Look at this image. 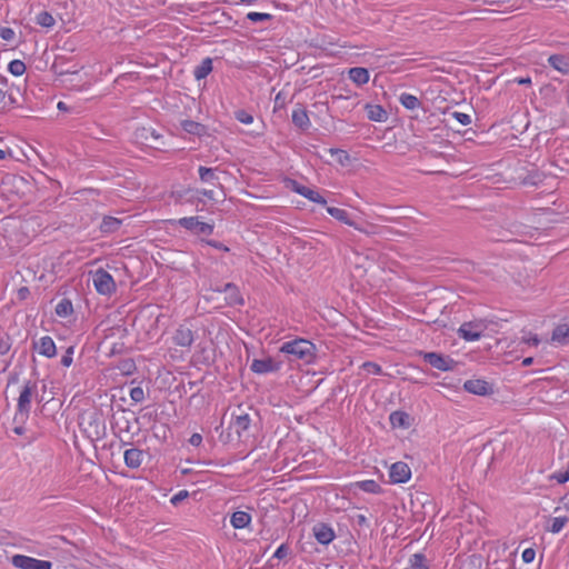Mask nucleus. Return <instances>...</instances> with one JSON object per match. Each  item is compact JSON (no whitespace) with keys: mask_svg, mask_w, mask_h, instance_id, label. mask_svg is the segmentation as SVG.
I'll use <instances>...</instances> for the list:
<instances>
[{"mask_svg":"<svg viewBox=\"0 0 569 569\" xmlns=\"http://www.w3.org/2000/svg\"><path fill=\"white\" fill-rule=\"evenodd\" d=\"M368 118L372 121L382 122L387 120V111L379 104H366Z\"/></svg>","mask_w":569,"mask_h":569,"instance_id":"21","label":"nucleus"},{"mask_svg":"<svg viewBox=\"0 0 569 569\" xmlns=\"http://www.w3.org/2000/svg\"><path fill=\"white\" fill-rule=\"evenodd\" d=\"M194 337L192 330L186 325L179 326L173 336V341L177 346L180 347H191L193 343Z\"/></svg>","mask_w":569,"mask_h":569,"instance_id":"10","label":"nucleus"},{"mask_svg":"<svg viewBox=\"0 0 569 569\" xmlns=\"http://www.w3.org/2000/svg\"><path fill=\"white\" fill-rule=\"evenodd\" d=\"M189 496L187 490H181L171 498V503L177 506Z\"/></svg>","mask_w":569,"mask_h":569,"instance_id":"47","label":"nucleus"},{"mask_svg":"<svg viewBox=\"0 0 569 569\" xmlns=\"http://www.w3.org/2000/svg\"><path fill=\"white\" fill-rule=\"evenodd\" d=\"M122 221L118 218L106 216L100 224V231L103 233H113L121 227Z\"/></svg>","mask_w":569,"mask_h":569,"instance_id":"20","label":"nucleus"},{"mask_svg":"<svg viewBox=\"0 0 569 569\" xmlns=\"http://www.w3.org/2000/svg\"><path fill=\"white\" fill-rule=\"evenodd\" d=\"M423 360L429 363L431 367L441 370V371H450L455 368V360H452L448 356H442L437 352H425L422 353Z\"/></svg>","mask_w":569,"mask_h":569,"instance_id":"6","label":"nucleus"},{"mask_svg":"<svg viewBox=\"0 0 569 569\" xmlns=\"http://www.w3.org/2000/svg\"><path fill=\"white\" fill-rule=\"evenodd\" d=\"M13 432H14L16 435H19V436H20V435H23V432H24V428H23V427H21V426L16 427V428H13Z\"/></svg>","mask_w":569,"mask_h":569,"instance_id":"63","label":"nucleus"},{"mask_svg":"<svg viewBox=\"0 0 569 569\" xmlns=\"http://www.w3.org/2000/svg\"><path fill=\"white\" fill-rule=\"evenodd\" d=\"M411 567L413 569H429L426 563V558L421 553L413 555L412 559L410 560Z\"/></svg>","mask_w":569,"mask_h":569,"instance_id":"36","label":"nucleus"},{"mask_svg":"<svg viewBox=\"0 0 569 569\" xmlns=\"http://www.w3.org/2000/svg\"><path fill=\"white\" fill-rule=\"evenodd\" d=\"M451 116L462 126H468L471 122V118L467 113L452 112Z\"/></svg>","mask_w":569,"mask_h":569,"instance_id":"41","label":"nucleus"},{"mask_svg":"<svg viewBox=\"0 0 569 569\" xmlns=\"http://www.w3.org/2000/svg\"><path fill=\"white\" fill-rule=\"evenodd\" d=\"M549 64L559 72L569 73V57L563 54H552L548 59Z\"/></svg>","mask_w":569,"mask_h":569,"instance_id":"16","label":"nucleus"},{"mask_svg":"<svg viewBox=\"0 0 569 569\" xmlns=\"http://www.w3.org/2000/svg\"><path fill=\"white\" fill-rule=\"evenodd\" d=\"M130 398L134 402H141L144 399V391L141 387H134L130 390Z\"/></svg>","mask_w":569,"mask_h":569,"instance_id":"38","label":"nucleus"},{"mask_svg":"<svg viewBox=\"0 0 569 569\" xmlns=\"http://www.w3.org/2000/svg\"><path fill=\"white\" fill-rule=\"evenodd\" d=\"M72 311V303L68 299H62L56 307V313L60 317H68Z\"/></svg>","mask_w":569,"mask_h":569,"instance_id":"31","label":"nucleus"},{"mask_svg":"<svg viewBox=\"0 0 569 569\" xmlns=\"http://www.w3.org/2000/svg\"><path fill=\"white\" fill-rule=\"evenodd\" d=\"M221 291L226 293V301L228 305L237 306L243 303V299L240 295V291L234 283H226Z\"/></svg>","mask_w":569,"mask_h":569,"instance_id":"12","label":"nucleus"},{"mask_svg":"<svg viewBox=\"0 0 569 569\" xmlns=\"http://www.w3.org/2000/svg\"><path fill=\"white\" fill-rule=\"evenodd\" d=\"M0 37L6 41H10L14 38V31L11 28H7V27L1 28Z\"/></svg>","mask_w":569,"mask_h":569,"instance_id":"46","label":"nucleus"},{"mask_svg":"<svg viewBox=\"0 0 569 569\" xmlns=\"http://www.w3.org/2000/svg\"><path fill=\"white\" fill-rule=\"evenodd\" d=\"M201 193L209 199L213 198V192L211 190H203Z\"/></svg>","mask_w":569,"mask_h":569,"instance_id":"64","label":"nucleus"},{"mask_svg":"<svg viewBox=\"0 0 569 569\" xmlns=\"http://www.w3.org/2000/svg\"><path fill=\"white\" fill-rule=\"evenodd\" d=\"M212 71V60L210 58H206L202 62L196 67L194 77L197 80L204 79Z\"/></svg>","mask_w":569,"mask_h":569,"instance_id":"27","label":"nucleus"},{"mask_svg":"<svg viewBox=\"0 0 569 569\" xmlns=\"http://www.w3.org/2000/svg\"><path fill=\"white\" fill-rule=\"evenodd\" d=\"M510 0H486L485 2L488 4H499V3H507Z\"/></svg>","mask_w":569,"mask_h":569,"instance_id":"57","label":"nucleus"},{"mask_svg":"<svg viewBox=\"0 0 569 569\" xmlns=\"http://www.w3.org/2000/svg\"><path fill=\"white\" fill-rule=\"evenodd\" d=\"M11 348L9 339H0V356L7 355Z\"/></svg>","mask_w":569,"mask_h":569,"instance_id":"49","label":"nucleus"},{"mask_svg":"<svg viewBox=\"0 0 569 569\" xmlns=\"http://www.w3.org/2000/svg\"><path fill=\"white\" fill-rule=\"evenodd\" d=\"M527 343L529 345H533V346H537L539 343V339L538 337L535 335V336H531L529 339L526 340Z\"/></svg>","mask_w":569,"mask_h":569,"instance_id":"55","label":"nucleus"},{"mask_svg":"<svg viewBox=\"0 0 569 569\" xmlns=\"http://www.w3.org/2000/svg\"><path fill=\"white\" fill-rule=\"evenodd\" d=\"M327 212L335 219H337L348 226L355 227L359 231L365 232L363 229L359 228L352 220L349 219V214L346 210L336 208V207H328Z\"/></svg>","mask_w":569,"mask_h":569,"instance_id":"18","label":"nucleus"},{"mask_svg":"<svg viewBox=\"0 0 569 569\" xmlns=\"http://www.w3.org/2000/svg\"><path fill=\"white\" fill-rule=\"evenodd\" d=\"M250 369L256 373H267L277 371L279 369V365L271 358L254 359L250 366Z\"/></svg>","mask_w":569,"mask_h":569,"instance_id":"11","label":"nucleus"},{"mask_svg":"<svg viewBox=\"0 0 569 569\" xmlns=\"http://www.w3.org/2000/svg\"><path fill=\"white\" fill-rule=\"evenodd\" d=\"M30 291L27 287H21L19 290H18V296L20 299H26L28 296H29Z\"/></svg>","mask_w":569,"mask_h":569,"instance_id":"53","label":"nucleus"},{"mask_svg":"<svg viewBox=\"0 0 569 569\" xmlns=\"http://www.w3.org/2000/svg\"><path fill=\"white\" fill-rule=\"evenodd\" d=\"M357 486L366 492H370V493L380 492V486L375 480L360 481L357 483Z\"/></svg>","mask_w":569,"mask_h":569,"instance_id":"32","label":"nucleus"},{"mask_svg":"<svg viewBox=\"0 0 569 569\" xmlns=\"http://www.w3.org/2000/svg\"><path fill=\"white\" fill-rule=\"evenodd\" d=\"M251 423V419L248 413L239 408V413L234 416L232 426L236 430V433L241 437L243 432H246Z\"/></svg>","mask_w":569,"mask_h":569,"instance_id":"14","label":"nucleus"},{"mask_svg":"<svg viewBox=\"0 0 569 569\" xmlns=\"http://www.w3.org/2000/svg\"><path fill=\"white\" fill-rule=\"evenodd\" d=\"M189 442L192 445V446H200L201 442H202V436L200 433H193L190 439H189Z\"/></svg>","mask_w":569,"mask_h":569,"instance_id":"51","label":"nucleus"},{"mask_svg":"<svg viewBox=\"0 0 569 569\" xmlns=\"http://www.w3.org/2000/svg\"><path fill=\"white\" fill-rule=\"evenodd\" d=\"M465 390L478 396H486L492 392V387L485 380L471 379L463 385Z\"/></svg>","mask_w":569,"mask_h":569,"instance_id":"9","label":"nucleus"},{"mask_svg":"<svg viewBox=\"0 0 569 569\" xmlns=\"http://www.w3.org/2000/svg\"><path fill=\"white\" fill-rule=\"evenodd\" d=\"M147 133H150L152 136V138H154V139H159L160 138V136L157 134L153 130L150 131V130H147L146 128H143L141 130L140 137L144 138L146 140H148Z\"/></svg>","mask_w":569,"mask_h":569,"instance_id":"52","label":"nucleus"},{"mask_svg":"<svg viewBox=\"0 0 569 569\" xmlns=\"http://www.w3.org/2000/svg\"><path fill=\"white\" fill-rule=\"evenodd\" d=\"M181 127L186 132L194 134V136H202L206 131V128L203 124L196 122L193 120L182 121Z\"/></svg>","mask_w":569,"mask_h":569,"instance_id":"26","label":"nucleus"},{"mask_svg":"<svg viewBox=\"0 0 569 569\" xmlns=\"http://www.w3.org/2000/svg\"><path fill=\"white\" fill-rule=\"evenodd\" d=\"M389 477L392 483H403L410 479L411 470L406 462L398 461L390 467Z\"/></svg>","mask_w":569,"mask_h":569,"instance_id":"7","label":"nucleus"},{"mask_svg":"<svg viewBox=\"0 0 569 569\" xmlns=\"http://www.w3.org/2000/svg\"><path fill=\"white\" fill-rule=\"evenodd\" d=\"M199 176H200L201 181H203V182H209V181L217 179L214 169L202 167V166L199 167Z\"/></svg>","mask_w":569,"mask_h":569,"instance_id":"34","label":"nucleus"},{"mask_svg":"<svg viewBox=\"0 0 569 569\" xmlns=\"http://www.w3.org/2000/svg\"><path fill=\"white\" fill-rule=\"evenodd\" d=\"M11 563L19 569H51L52 563L47 560H39L23 555H14Z\"/></svg>","mask_w":569,"mask_h":569,"instance_id":"4","label":"nucleus"},{"mask_svg":"<svg viewBox=\"0 0 569 569\" xmlns=\"http://www.w3.org/2000/svg\"><path fill=\"white\" fill-rule=\"evenodd\" d=\"M292 190L298 193V190L303 187L302 184L298 183L297 181H291Z\"/></svg>","mask_w":569,"mask_h":569,"instance_id":"62","label":"nucleus"},{"mask_svg":"<svg viewBox=\"0 0 569 569\" xmlns=\"http://www.w3.org/2000/svg\"><path fill=\"white\" fill-rule=\"evenodd\" d=\"M298 193L303 196L305 198L309 199L310 201L312 202H316V203H319V204H326L327 201L326 199L319 194L317 191L308 188V187H301L299 190H298Z\"/></svg>","mask_w":569,"mask_h":569,"instance_id":"28","label":"nucleus"},{"mask_svg":"<svg viewBox=\"0 0 569 569\" xmlns=\"http://www.w3.org/2000/svg\"><path fill=\"white\" fill-rule=\"evenodd\" d=\"M73 351H74V347L71 346V347H69L67 349L66 353L62 356L61 363L64 367H70L71 366Z\"/></svg>","mask_w":569,"mask_h":569,"instance_id":"43","label":"nucleus"},{"mask_svg":"<svg viewBox=\"0 0 569 569\" xmlns=\"http://www.w3.org/2000/svg\"><path fill=\"white\" fill-rule=\"evenodd\" d=\"M400 102L405 108L409 110H413L420 106L419 99L416 96L409 93H402L400 96Z\"/></svg>","mask_w":569,"mask_h":569,"instance_id":"30","label":"nucleus"},{"mask_svg":"<svg viewBox=\"0 0 569 569\" xmlns=\"http://www.w3.org/2000/svg\"><path fill=\"white\" fill-rule=\"evenodd\" d=\"M8 99H9V104L10 106H13V104L18 103L17 98L13 96L12 92L9 93Z\"/></svg>","mask_w":569,"mask_h":569,"instance_id":"58","label":"nucleus"},{"mask_svg":"<svg viewBox=\"0 0 569 569\" xmlns=\"http://www.w3.org/2000/svg\"><path fill=\"white\" fill-rule=\"evenodd\" d=\"M280 351L288 356L290 361L300 360L305 365H309L316 359V346L302 338H297L292 341L284 342L280 347Z\"/></svg>","mask_w":569,"mask_h":569,"instance_id":"1","label":"nucleus"},{"mask_svg":"<svg viewBox=\"0 0 569 569\" xmlns=\"http://www.w3.org/2000/svg\"><path fill=\"white\" fill-rule=\"evenodd\" d=\"M561 501L563 503L565 509L569 510V497H568V495L563 496L561 498Z\"/></svg>","mask_w":569,"mask_h":569,"instance_id":"59","label":"nucleus"},{"mask_svg":"<svg viewBox=\"0 0 569 569\" xmlns=\"http://www.w3.org/2000/svg\"><path fill=\"white\" fill-rule=\"evenodd\" d=\"M247 18L252 21V22H261V21H267V20H271L272 19V16L269 14V13H260V12H249L247 14Z\"/></svg>","mask_w":569,"mask_h":569,"instance_id":"37","label":"nucleus"},{"mask_svg":"<svg viewBox=\"0 0 569 569\" xmlns=\"http://www.w3.org/2000/svg\"><path fill=\"white\" fill-rule=\"evenodd\" d=\"M39 352L48 358H52L56 356V345L50 337L46 336L40 339Z\"/></svg>","mask_w":569,"mask_h":569,"instance_id":"23","label":"nucleus"},{"mask_svg":"<svg viewBox=\"0 0 569 569\" xmlns=\"http://www.w3.org/2000/svg\"><path fill=\"white\" fill-rule=\"evenodd\" d=\"M6 106V92L0 89V108H4Z\"/></svg>","mask_w":569,"mask_h":569,"instance_id":"56","label":"nucleus"},{"mask_svg":"<svg viewBox=\"0 0 569 569\" xmlns=\"http://www.w3.org/2000/svg\"><path fill=\"white\" fill-rule=\"evenodd\" d=\"M552 341L560 345L569 343V327L567 325H560L555 328L552 332Z\"/></svg>","mask_w":569,"mask_h":569,"instance_id":"25","label":"nucleus"},{"mask_svg":"<svg viewBox=\"0 0 569 569\" xmlns=\"http://www.w3.org/2000/svg\"><path fill=\"white\" fill-rule=\"evenodd\" d=\"M206 243L208 246H211L218 250H222V251H226L228 252L229 251V248L227 246H224L223 243L219 242V241H216V240H207Z\"/></svg>","mask_w":569,"mask_h":569,"instance_id":"50","label":"nucleus"},{"mask_svg":"<svg viewBox=\"0 0 569 569\" xmlns=\"http://www.w3.org/2000/svg\"><path fill=\"white\" fill-rule=\"evenodd\" d=\"M289 548L286 545H281L274 552L273 557L278 559H283L288 556Z\"/></svg>","mask_w":569,"mask_h":569,"instance_id":"48","label":"nucleus"},{"mask_svg":"<svg viewBox=\"0 0 569 569\" xmlns=\"http://www.w3.org/2000/svg\"><path fill=\"white\" fill-rule=\"evenodd\" d=\"M568 518L567 517H557L552 519V523L549 527V531L552 533H558L562 530L565 525L567 523Z\"/></svg>","mask_w":569,"mask_h":569,"instance_id":"35","label":"nucleus"},{"mask_svg":"<svg viewBox=\"0 0 569 569\" xmlns=\"http://www.w3.org/2000/svg\"><path fill=\"white\" fill-rule=\"evenodd\" d=\"M36 22L41 26V27H44V28H51L54 26L56 23V20L54 18L52 17V14L48 11H41L37 18H36Z\"/></svg>","mask_w":569,"mask_h":569,"instance_id":"29","label":"nucleus"},{"mask_svg":"<svg viewBox=\"0 0 569 569\" xmlns=\"http://www.w3.org/2000/svg\"><path fill=\"white\" fill-rule=\"evenodd\" d=\"M143 451L137 448H131L124 451V462L129 468H139L143 460Z\"/></svg>","mask_w":569,"mask_h":569,"instance_id":"15","label":"nucleus"},{"mask_svg":"<svg viewBox=\"0 0 569 569\" xmlns=\"http://www.w3.org/2000/svg\"><path fill=\"white\" fill-rule=\"evenodd\" d=\"M315 537L317 541L321 545L330 543L335 538L333 530L323 523H319L313 528Z\"/></svg>","mask_w":569,"mask_h":569,"instance_id":"13","label":"nucleus"},{"mask_svg":"<svg viewBox=\"0 0 569 569\" xmlns=\"http://www.w3.org/2000/svg\"><path fill=\"white\" fill-rule=\"evenodd\" d=\"M532 362H533V358H532V357H528V358H525V359L522 360V366H523V367H528V366H530Z\"/></svg>","mask_w":569,"mask_h":569,"instance_id":"60","label":"nucleus"},{"mask_svg":"<svg viewBox=\"0 0 569 569\" xmlns=\"http://www.w3.org/2000/svg\"><path fill=\"white\" fill-rule=\"evenodd\" d=\"M292 122L301 130H307L310 127L308 112L305 108H297L292 111Z\"/></svg>","mask_w":569,"mask_h":569,"instance_id":"17","label":"nucleus"},{"mask_svg":"<svg viewBox=\"0 0 569 569\" xmlns=\"http://www.w3.org/2000/svg\"><path fill=\"white\" fill-rule=\"evenodd\" d=\"M390 423L392 427L409 428L410 416L405 411H393L390 415Z\"/></svg>","mask_w":569,"mask_h":569,"instance_id":"24","label":"nucleus"},{"mask_svg":"<svg viewBox=\"0 0 569 569\" xmlns=\"http://www.w3.org/2000/svg\"><path fill=\"white\" fill-rule=\"evenodd\" d=\"M515 82H517L518 84H531V79L529 77L516 78Z\"/></svg>","mask_w":569,"mask_h":569,"instance_id":"54","label":"nucleus"},{"mask_svg":"<svg viewBox=\"0 0 569 569\" xmlns=\"http://www.w3.org/2000/svg\"><path fill=\"white\" fill-rule=\"evenodd\" d=\"M348 73L349 78L358 86L366 84L369 81V71L366 68L355 67Z\"/></svg>","mask_w":569,"mask_h":569,"instance_id":"19","label":"nucleus"},{"mask_svg":"<svg viewBox=\"0 0 569 569\" xmlns=\"http://www.w3.org/2000/svg\"><path fill=\"white\" fill-rule=\"evenodd\" d=\"M551 480H556L559 483H565L569 480V471L552 473L549 477Z\"/></svg>","mask_w":569,"mask_h":569,"instance_id":"44","label":"nucleus"},{"mask_svg":"<svg viewBox=\"0 0 569 569\" xmlns=\"http://www.w3.org/2000/svg\"><path fill=\"white\" fill-rule=\"evenodd\" d=\"M486 328L487 327L482 320L463 322L458 329V335L467 341H476L481 337Z\"/></svg>","mask_w":569,"mask_h":569,"instance_id":"3","label":"nucleus"},{"mask_svg":"<svg viewBox=\"0 0 569 569\" xmlns=\"http://www.w3.org/2000/svg\"><path fill=\"white\" fill-rule=\"evenodd\" d=\"M36 389V383H31L30 381L23 386L22 391L20 392L18 399V411L20 413H28L30 410V403L32 393Z\"/></svg>","mask_w":569,"mask_h":569,"instance_id":"8","label":"nucleus"},{"mask_svg":"<svg viewBox=\"0 0 569 569\" xmlns=\"http://www.w3.org/2000/svg\"><path fill=\"white\" fill-rule=\"evenodd\" d=\"M236 119L242 123L249 124L253 121V117L244 110L236 111Z\"/></svg>","mask_w":569,"mask_h":569,"instance_id":"40","label":"nucleus"},{"mask_svg":"<svg viewBox=\"0 0 569 569\" xmlns=\"http://www.w3.org/2000/svg\"><path fill=\"white\" fill-rule=\"evenodd\" d=\"M329 151H330V153H331V154L337 156V160H338V162H339V163H341V164H345V163H346V162H348V161H349V159H350L349 154H348L346 151H343V150H340V149H330Z\"/></svg>","mask_w":569,"mask_h":569,"instance_id":"39","label":"nucleus"},{"mask_svg":"<svg viewBox=\"0 0 569 569\" xmlns=\"http://www.w3.org/2000/svg\"><path fill=\"white\" fill-rule=\"evenodd\" d=\"M521 557H522L523 562L530 563L533 561V559L536 557V551L532 548H527L523 550Z\"/></svg>","mask_w":569,"mask_h":569,"instance_id":"45","label":"nucleus"},{"mask_svg":"<svg viewBox=\"0 0 569 569\" xmlns=\"http://www.w3.org/2000/svg\"><path fill=\"white\" fill-rule=\"evenodd\" d=\"M9 71L13 76H22L26 72V64L21 60H12L8 66Z\"/></svg>","mask_w":569,"mask_h":569,"instance_id":"33","label":"nucleus"},{"mask_svg":"<svg viewBox=\"0 0 569 569\" xmlns=\"http://www.w3.org/2000/svg\"><path fill=\"white\" fill-rule=\"evenodd\" d=\"M251 521V516L244 511H236L232 513L230 522L233 528L242 529L246 528Z\"/></svg>","mask_w":569,"mask_h":569,"instance_id":"22","label":"nucleus"},{"mask_svg":"<svg viewBox=\"0 0 569 569\" xmlns=\"http://www.w3.org/2000/svg\"><path fill=\"white\" fill-rule=\"evenodd\" d=\"M92 282L96 290L106 296H110L116 291V283L112 276L100 268L92 273Z\"/></svg>","mask_w":569,"mask_h":569,"instance_id":"2","label":"nucleus"},{"mask_svg":"<svg viewBox=\"0 0 569 569\" xmlns=\"http://www.w3.org/2000/svg\"><path fill=\"white\" fill-rule=\"evenodd\" d=\"M57 107L61 111H67L68 110V106L63 101H59Z\"/></svg>","mask_w":569,"mask_h":569,"instance_id":"61","label":"nucleus"},{"mask_svg":"<svg viewBox=\"0 0 569 569\" xmlns=\"http://www.w3.org/2000/svg\"><path fill=\"white\" fill-rule=\"evenodd\" d=\"M178 224L196 234L209 236L213 232V226L200 221L198 217L181 218L178 220Z\"/></svg>","mask_w":569,"mask_h":569,"instance_id":"5","label":"nucleus"},{"mask_svg":"<svg viewBox=\"0 0 569 569\" xmlns=\"http://www.w3.org/2000/svg\"><path fill=\"white\" fill-rule=\"evenodd\" d=\"M362 368L365 370H367L368 372H372V373H376V375L382 373L381 367L378 363H375V362H370V361L365 362L362 365Z\"/></svg>","mask_w":569,"mask_h":569,"instance_id":"42","label":"nucleus"}]
</instances>
